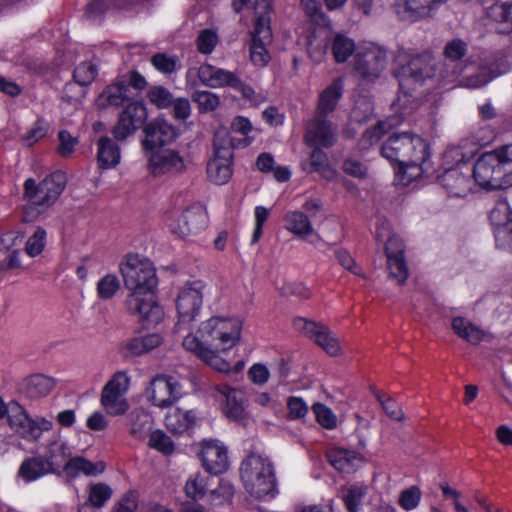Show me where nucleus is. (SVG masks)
<instances>
[{"label": "nucleus", "mask_w": 512, "mask_h": 512, "mask_svg": "<svg viewBox=\"0 0 512 512\" xmlns=\"http://www.w3.org/2000/svg\"><path fill=\"white\" fill-rule=\"evenodd\" d=\"M124 285L129 290L126 307L146 325L158 324L164 315L157 303L155 288L158 284L153 263L137 254L128 255L119 265Z\"/></svg>", "instance_id": "f257e3e1"}, {"label": "nucleus", "mask_w": 512, "mask_h": 512, "mask_svg": "<svg viewBox=\"0 0 512 512\" xmlns=\"http://www.w3.org/2000/svg\"><path fill=\"white\" fill-rule=\"evenodd\" d=\"M381 153L398 165V173L406 176L407 182L422 175L430 155L425 140L407 132L391 135L382 145Z\"/></svg>", "instance_id": "f03ea898"}, {"label": "nucleus", "mask_w": 512, "mask_h": 512, "mask_svg": "<svg viewBox=\"0 0 512 512\" xmlns=\"http://www.w3.org/2000/svg\"><path fill=\"white\" fill-rule=\"evenodd\" d=\"M436 64V59L427 52L413 56L406 65L401 67L399 95L393 107L396 111H400L403 117L418 108V101L412 96L411 90L436 75Z\"/></svg>", "instance_id": "7ed1b4c3"}, {"label": "nucleus", "mask_w": 512, "mask_h": 512, "mask_svg": "<svg viewBox=\"0 0 512 512\" xmlns=\"http://www.w3.org/2000/svg\"><path fill=\"white\" fill-rule=\"evenodd\" d=\"M66 187V177L61 171H55L41 182L28 178L23 184V198L26 205L23 209V221L32 222L39 215L53 206Z\"/></svg>", "instance_id": "20e7f679"}, {"label": "nucleus", "mask_w": 512, "mask_h": 512, "mask_svg": "<svg viewBox=\"0 0 512 512\" xmlns=\"http://www.w3.org/2000/svg\"><path fill=\"white\" fill-rule=\"evenodd\" d=\"M236 12L250 8L255 15V27L250 44V60L256 67H265L270 61L266 45L271 42L270 0H233Z\"/></svg>", "instance_id": "39448f33"}, {"label": "nucleus", "mask_w": 512, "mask_h": 512, "mask_svg": "<svg viewBox=\"0 0 512 512\" xmlns=\"http://www.w3.org/2000/svg\"><path fill=\"white\" fill-rule=\"evenodd\" d=\"M240 477L245 490L256 498L274 497L278 493L275 467L267 456H247L240 465Z\"/></svg>", "instance_id": "423d86ee"}, {"label": "nucleus", "mask_w": 512, "mask_h": 512, "mask_svg": "<svg viewBox=\"0 0 512 512\" xmlns=\"http://www.w3.org/2000/svg\"><path fill=\"white\" fill-rule=\"evenodd\" d=\"M242 321L236 317L214 316L200 324V337L217 351H227L239 341Z\"/></svg>", "instance_id": "0eeeda50"}, {"label": "nucleus", "mask_w": 512, "mask_h": 512, "mask_svg": "<svg viewBox=\"0 0 512 512\" xmlns=\"http://www.w3.org/2000/svg\"><path fill=\"white\" fill-rule=\"evenodd\" d=\"M506 167L497 150L486 152L473 167L474 181L483 189L497 190L512 185Z\"/></svg>", "instance_id": "6e6552de"}, {"label": "nucleus", "mask_w": 512, "mask_h": 512, "mask_svg": "<svg viewBox=\"0 0 512 512\" xmlns=\"http://www.w3.org/2000/svg\"><path fill=\"white\" fill-rule=\"evenodd\" d=\"M131 376L127 371L115 372L102 387L100 404L110 416H121L129 410L126 394L130 388Z\"/></svg>", "instance_id": "1a4fd4ad"}, {"label": "nucleus", "mask_w": 512, "mask_h": 512, "mask_svg": "<svg viewBox=\"0 0 512 512\" xmlns=\"http://www.w3.org/2000/svg\"><path fill=\"white\" fill-rule=\"evenodd\" d=\"M185 395L181 381L170 374H157L145 390L147 401L154 407L166 409L172 407Z\"/></svg>", "instance_id": "9d476101"}, {"label": "nucleus", "mask_w": 512, "mask_h": 512, "mask_svg": "<svg viewBox=\"0 0 512 512\" xmlns=\"http://www.w3.org/2000/svg\"><path fill=\"white\" fill-rule=\"evenodd\" d=\"M8 424L20 438L28 442L38 441L44 432L53 428L51 420L45 417L32 418L17 401H11Z\"/></svg>", "instance_id": "9b49d317"}, {"label": "nucleus", "mask_w": 512, "mask_h": 512, "mask_svg": "<svg viewBox=\"0 0 512 512\" xmlns=\"http://www.w3.org/2000/svg\"><path fill=\"white\" fill-rule=\"evenodd\" d=\"M205 285L201 281L187 282L180 289L176 299L178 322L176 331L185 329L200 313L203 303V290Z\"/></svg>", "instance_id": "f8f14e48"}, {"label": "nucleus", "mask_w": 512, "mask_h": 512, "mask_svg": "<svg viewBox=\"0 0 512 512\" xmlns=\"http://www.w3.org/2000/svg\"><path fill=\"white\" fill-rule=\"evenodd\" d=\"M388 63L387 52L374 43L360 45L355 53L354 70L367 81L377 79Z\"/></svg>", "instance_id": "ddd939ff"}, {"label": "nucleus", "mask_w": 512, "mask_h": 512, "mask_svg": "<svg viewBox=\"0 0 512 512\" xmlns=\"http://www.w3.org/2000/svg\"><path fill=\"white\" fill-rule=\"evenodd\" d=\"M233 147L228 139L214 140V157L207 164L208 178L215 184L222 185L232 176Z\"/></svg>", "instance_id": "4468645a"}, {"label": "nucleus", "mask_w": 512, "mask_h": 512, "mask_svg": "<svg viewBox=\"0 0 512 512\" xmlns=\"http://www.w3.org/2000/svg\"><path fill=\"white\" fill-rule=\"evenodd\" d=\"M296 331L313 340L331 356H338L341 347L337 337L324 324L307 318L297 317L293 320Z\"/></svg>", "instance_id": "2eb2a0df"}, {"label": "nucleus", "mask_w": 512, "mask_h": 512, "mask_svg": "<svg viewBox=\"0 0 512 512\" xmlns=\"http://www.w3.org/2000/svg\"><path fill=\"white\" fill-rule=\"evenodd\" d=\"M186 86L195 88L199 84L209 88L229 87L235 81V73L211 64H202L198 68H189L185 76Z\"/></svg>", "instance_id": "dca6fc26"}, {"label": "nucleus", "mask_w": 512, "mask_h": 512, "mask_svg": "<svg viewBox=\"0 0 512 512\" xmlns=\"http://www.w3.org/2000/svg\"><path fill=\"white\" fill-rule=\"evenodd\" d=\"M147 169L154 177L172 175L184 170L185 164L180 154L173 149H153L145 151Z\"/></svg>", "instance_id": "f3484780"}, {"label": "nucleus", "mask_w": 512, "mask_h": 512, "mask_svg": "<svg viewBox=\"0 0 512 512\" xmlns=\"http://www.w3.org/2000/svg\"><path fill=\"white\" fill-rule=\"evenodd\" d=\"M147 116V109L143 102H129L112 130L113 136L117 140H125L144 124Z\"/></svg>", "instance_id": "a211bd4d"}, {"label": "nucleus", "mask_w": 512, "mask_h": 512, "mask_svg": "<svg viewBox=\"0 0 512 512\" xmlns=\"http://www.w3.org/2000/svg\"><path fill=\"white\" fill-rule=\"evenodd\" d=\"M207 225V214L200 206H192L168 222L173 234L185 238L201 232Z\"/></svg>", "instance_id": "6ab92c4d"}, {"label": "nucleus", "mask_w": 512, "mask_h": 512, "mask_svg": "<svg viewBox=\"0 0 512 512\" xmlns=\"http://www.w3.org/2000/svg\"><path fill=\"white\" fill-rule=\"evenodd\" d=\"M471 168L466 163L447 169L439 177L440 184L450 196L465 197L472 191Z\"/></svg>", "instance_id": "aec40b11"}, {"label": "nucleus", "mask_w": 512, "mask_h": 512, "mask_svg": "<svg viewBox=\"0 0 512 512\" xmlns=\"http://www.w3.org/2000/svg\"><path fill=\"white\" fill-rule=\"evenodd\" d=\"M145 137L142 140L144 151L161 148L172 143L178 136L177 129L163 118H156L149 122L143 129Z\"/></svg>", "instance_id": "412c9836"}, {"label": "nucleus", "mask_w": 512, "mask_h": 512, "mask_svg": "<svg viewBox=\"0 0 512 512\" xmlns=\"http://www.w3.org/2000/svg\"><path fill=\"white\" fill-rule=\"evenodd\" d=\"M206 472L214 475L224 473L228 467L227 448L217 440H205L198 454Z\"/></svg>", "instance_id": "4be33fe9"}, {"label": "nucleus", "mask_w": 512, "mask_h": 512, "mask_svg": "<svg viewBox=\"0 0 512 512\" xmlns=\"http://www.w3.org/2000/svg\"><path fill=\"white\" fill-rule=\"evenodd\" d=\"M389 277L397 284H403L409 275L404 257V243L398 236H391L386 243Z\"/></svg>", "instance_id": "5701e85b"}, {"label": "nucleus", "mask_w": 512, "mask_h": 512, "mask_svg": "<svg viewBox=\"0 0 512 512\" xmlns=\"http://www.w3.org/2000/svg\"><path fill=\"white\" fill-rule=\"evenodd\" d=\"M304 141L310 147L329 148L336 142V128L327 117L315 115L307 125Z\"/></svg>", "instance_id": "b1692460"}, {"label": "nucleus", "mask_w": 512, "mask_h": 512, "mask_svg": "<svg viewBox=\"0 0 512 512\" xmlns=\"http://www.w3.org/2000/svg\"><path fill=\"white\" fill-rule=\"evenodd\" d=\"M70 456L67 443L56 437L48 442L42 458L52 474L61 475L65 472Z\"/></svg>", "instance_id": "393cba45"}, {"label": "nucleus", "mask_w": 512, "mask_h": 512, "mask_svg": "<svg viewBox=\"0 0 512 512\" xmlns=\"http://www.w3.org/2000/svg\"><path fill=\"white\" fill-rule=\"evenodd\" d=\"M55 386L53 378L44 374H32L17 384V391L28 399H39L47 396Z\"/></svg>", "instance_id": "a878e982"}, {"label": "nucleus", "mask_w": 512, "mask_h": 512, "mask_svg": "<svg viewBox=\"0 0 512 512\" xmlns=\"http://www.w3.org/2000/svg\"><path fill=\"white\" fill-rule=\"evenodd\" d=\"M216 392L217 399L225 402L223 406L224 414L233 420H241L245 415L243 392L224 384L218 385Z\"/></svg>", "instance_id": "bb28decb"}, {"label": "nucleus", "mask_w": 512, "mask_h": 512, "mask_svg": "<svg viewBox=\"0 0 512 512\" xmlns=\"http://www.w3.org/2000/svg\"><path fill=\"white\" fill-rule=\"evenodd\" d=\"M329 463L338 471L352 473L365 463V458L354 450L341 447L331 448L327 452Z\"/></svg>", "instance_id": "cd10ccee"}, {"label": "nucleus", "mask_w": 512, "mask_h": 512, "mask_svg": "<svg viewBox=\"0 0 512 512\" xmlns=\"http://www.w3.org/2000/svg\"><path fill=\"white\" fill-rule=\"evenodd\" d=\"M96 157L99 169H114L121 161L120 147L111 138L100 137L97 141Z\"/></svg>", "instance_id": "c85d7f7f"}, {"label": "nucleus", "mask_w": 512, "mask_h": 512, "mask_svg": "<svg viewBox=\"0 0 512 512\" xmlns=\"http://www.w3.org/2000/svg\"><path fill=\"white\" fill-rule=\"evenodd\" d=\"M343 95V82L335 79L329 86L320 92L317 104V116L327 117L332 113Z\"/></svg>", "instance_id": "c756f323"}, {"label": "nucleus", "mask_w": 512, "mask_h": 512, "mask_svg": "<svg viewBox=\"0 0 512 512\" xmlns=\"http://www.w3.org/2000/svg\"><path fill=\"white\" fill-rule=\"evenodd\" d=\"M130 88L124 81H117L105 88L97 99V105L101 108L108 106H120L129 101Z\"/></svg>", "instance_id": "7c9ffc66"}, {"label": "nucleus", "mask_w": 512, "mask_h": 512, "mask_svg": "<svg viewBox=\"0 0 512 512\" xmlns=\"http://www.w3.org/2000/svg\"><path fill=\"white\" fill-rule=\"evenodd\" d=\"M452 329L457 336L469 342L472 345H477L481 341L491 338V335L480 327L474 325L463 317H455L451 323Z\"/></svg>", "instance_id": "2f4dec72"}, {"label": "nucleus", "mask_w": 512, "mask_h": 512, "mask_svg": "<svg viewBox=\"0 0 512 512\" xmlns=\"http://www.w3.org/2000/svg\"><path fill=\"white\" fill-rule=\"evenodd\" d=\"M284 228L299 238H306L313 232V225L304 212L291 210L285 213Z\"/></svg>", "instance_id": "473e14b6"}, {"label": "nucleus", "mask_w": 512, "mask_h": 512, "mask_svg": "<svg viewBox=\"0 0 512 512\" xmlns=\"http://www.w3.org/2000/svg\"><path fill=\"white\" fill-rule=\"evenodd\" d=\"M491 223L496 227L495 237L499 240L505 234L509 235L510 245H512V214L506 203H500L493 208L489 215Z\"/></svg>", "instance_id": "72a5a7b5"}, {"label": "nucleus", "mask_w": 512, "mask_h": 512, "mask_svg": "<svg viewBox=\"0 0 512 512\" xmlns=\"http://www.w3.org/2000/svg\"><path fill=\"white\" fill-rule=\"evenodd\" d=\"M105 470L103 462H91L83 457L76 456L69 458L66 464L65 474L69 478H76L80 475L95 476Z\"/></svg>", "instance_id": "f704fd0d"}, {"label": "nucleus", "mask_w": 512, "mask_h": 512, "mask_svg": "<svg viewBox=\"0 0 512 512\" xmlns=\"http://www.w3.org/2000/svg\"><path fill=\"white\" fill-rule=\"evenodd\" d=\"M161 343L162 337L153 333L129 339L123 344L122 349L128 356H140L157 348Z\"/></svg>", "instance_id": "c9c22d12"}, {"label": "nucleus", "mask_w": 512, "mask_h": 512, "mask_svg": "<svg viewBox=\"0 0 512 512\" xmlns=\"http://www.w3.org/2000/svg\"><path fill=\"white\" fill-rule=\"evenodd\" d=\"M196 421L194 410L175 408L165 416L166 427L174 433H183L192 428Z\"/></svg>", "instance_id": "e433bc0d"}, {"label": "nucleus", "mask_w": 512, "mask_h": 512, "mask_svg": "<svg viewBox=\"0 0 512 512\" xmlns=\"http://www.w3.org/2000/svg\"><path fill=\"white\" fill-rule=\"evenodd\" d=\"M49 474L52 473L43 461L42 456L26 458L18 470V476L27 483L36 481Z\"/></svg>", "instance_id": "4c0bfd02"}, {"label": "nucleus", "mask_w": 512, "mask_h": 512, "mask_svg": "<svg viewBox=\"0 0 512 512\" xmlns=\"http://www.w3.org/2000/svg\"><path fill=\"white\" fill-rule=\"evenodd\" d=\"M130 434L137 439H144L153 424L152 417L143 409H134L129 415Z\"/></svg>", "instance_id": "58836bf2"}, {"label": "nucleus", "mask_w": 512, "mask_h": 512, "mask_svg": "<svg viewBox=\"0 0 512 512\" xmlns=\"http://www.w3.org/2000/svg\"><path fill=\"white\" fill-rule=\"evenodd\" d=\"M210 477L201 472H194L189 475L185 484V494L192 500L202 499L209 490Z\"/></svg>", "instance_id": "ea45409f"}, {"label": "nucleus", "mask_w": 512, "mask_h": 512, "mask_svg": "<svg viewBox=\"0 0 512 512\" xmlns=\"http://www.w3.org/2000/svg\"><path fill=\"white\" fill-rule=\"evenodd\" d=\"M366 494L363 484H351L341 489V497L349 512H360L362 499Z\"/></svg>", "instance_id": "a19ab883"}, {"label": "nucleus", "mask_w": 512, "mask_h": 512, "mask_svg": "<svg viewBox=\"0 0 512 512\" xmlns=\"http://www.w3.org/2000/svg\"><path fill=\"white\" fill-rule=\"evenodd\" d=\"M331 49L335 61L338 63L347 61L353 52L357 50L354 41L343 34L335 35L331 43Z\"/></svg>", "instance_id": "79ce46f5"}, {"label": "nucleus", "mask_w": 512, "mask_h": 512, "mask_svg": "<svg viewBox=\"0 0 512 512\" xmlns=\"http://www.w3.org/2000/svg\"><path fill=\"white\" fill-rule=\"evenodd\" d=\"M486 10L487 16L492 20L512 24V0H494Z\"/></svg>", "instance_id": "37998d69"}, {"label": "nucleus", "mask_w": 512, "mask_h": 512, "mask_svg": "<svg viewBox=\"0 0 512 512\" xmlns=\"http://www.w3.org/2000/svg\"><path fill=\"white\" fill-rule=\"evenodd\" d=\"M191 98L197 104L200 113L213 112L221 103L219 95L206 90H196L191 95Z\"/></svg>", "instance_id": "c03bdc74"}, {"label": "nucleus", "mask_w": 512, "mask_h": 512, "mask_svg": "<svg viewBox=\"0 0 512 512\" xmlns=\"http://www.w3.org/2000/svg\"><path fill=\"white\" fill-rule=\"evenodd\" d=\"M88 494L89 503L93 507L101 508L112 497L113 490L108 484L99 482L89 486Z\"/></svg>", "instance_id": "a18cd8bd"}, {"label": "nucleus", "mask_w": 512, "mask_h": 512, "mask_svg": "<svg viewBox=\"0 0 512 512\" xmlns=\"http://www.w3.org/2000/svg\"><path fill=\"white\" fill-rule=\"evenodd\" d=\"M151 63L156 70L163 74H172L180 68L179 58L166 53L155 54L151 58Z\"/></svg>", "instance_id": "49530a36"}, {"label": "nucleus", "mask_w": 512, "mask_h": 512, "mask_svg": "<svg viewBox=\"0 0 512 512\" xmlns=\"http://www.w3.org/2000/svg\"><path fill=\"white\" fill-rule=\"evenodd\" d=\"M120 289V281L114 274L103 276L97 283V295L102 300L111 299Z\"/></svg>", "instance_id": "de8ad7c7"}, {"label": "nucleus", "mask_w": 512, "mask_h": 512, "mask_svg": "<svg viewBox=\"0 0 512 512\" xmlns=\"http://www.w3.org/2000/svg\"><path fill=\"white\" fill-rule=\"evenodd\" d=\"M147 98L159 109H166L172 105L173 95L163 86H152L147 92Z\"/></svg>", "instance_id": "09e8293b"}, {"label": "nucleus", "mask_w": 512, "mask_h": 512, "mask_svg": "<svg viewBox=\"0 0 512 512\" xmlns=\"http://www.w3.org/2000/svg\"><path fill=\"white\" fill-rule=\"evenodd\" d=\"M310 158L313 168L311 171L319 172L326 178H332L334 176V171L330 167L327 154L323 152L320 147H313Z\"/></svg>", "instance_id": "8fccbe9b"}, {"label": "nucleus", "mask_w": 512, "mask_h": 512, "mask_svg": "<svg viewBox=\"0 0 512 512\" xmlns=\"http://www.w3.org/2000/svg\"><path fill=\"white\" fill-rule=\"evenodd\" d=\"M394 124L391 121H380L376 126L367 129L366 132L362 135L360 140V145L362 148H367L368 146L378 142L380 138L391 129Z\"/></svg>", "instance_id": "3c124183"}, {"label": "nucleus", "mask_w": 512, "mask_h": 512, "mask_svg": "<svg viewBox=\"0 0 512 512\" xmlns=\"http://www.w3.org/2000/svg\"><path fill=\"white\" fill-rule=\"evenodd\" d=\"M97 74L98 69L95 64L83 62L75 68L73 77L79 85L87 86L95 80Z\"/></svg>", "instance_id": "603ef678"}, {"label": "nucleus", "mask_w": 512, "mask_h": 512, "mask_svg": "<svg viewBox=\"0 0 512 512\" xmlns=\"http://www.w3.org/2000/svg\"><path fill=\"white\" fill-rule=\"evenodd\" d=\"M149 446L166 455H170L174 451L173 441L161 430H156L150 434Z\"/></svg>", "instance_id": "864d4df0"}, {"label": "nucleus", "mask_w": 512, "mask_h": 512, "mask_svg": "<svg viewBox=\"0 0 512 512\" xmlns=\"http://www.w3.org/2000/svg\"><path fill=\"white\" fill-rule=\"evenodd\" d=\"M218 40V35L215 31L204 29L196 39L197 50L204 55L211 54L218 44Z\"/></svg>", "instance_id": "5fc2aeb1"}, {"label": "nucleus", "mask_w": 512, "mask_h": 512, "mask_svg": "<svg viewBox=\"0 0 512 512\" xmlns=\"http://www.w3.org/2000/svg\"><path fill=\"white\" fill-rule=\"evenodd\" d=\"M46 235V231L42 227H38L27 239L25 251L30 257L41 254L46 245Z\"/></svg>", "instance_id": "6e6d98bb"}, {"label": "nucleus", "mask_w": 512, "mask_h": 512, "mask_svg": "<svg viewBox=\"0 0 512 512\" xmlns=\"http://www.w3.org/2000/svg\"><path fill=\"white\" fill-rule=\"evenodd\" d=\"M317 422L325 429H334L337 426V417L333 411L322 403H316L312 407Z\"/></svg>", "instance_id": "4d7b16f0"}, {"label": "nucleus", "mask_w": 512, "mask_h": 512, "mask_svg": "<svg viewBox=\"0 0 512 512\" xmlns=\"http://www.w3.org/2000/svg\"><path fill=\"white\" fill-rule=\"evenodd\" d=\"M422 493L419 487L411 486L403 490L399 497V505L406 511L415 509L421 501Z\"/></svg>", "instance_id": "13d9d810"}, {"label": "nucleus", "mask_w": 512, "mask_h": 512, "mask_svg": "<svg viewBox=\"0 0 512 512\" xmlns=\"http://www.w3.org/2000/svg\"><path fill=\"white\" fill-rule=\"evenodd\" d=\"M467 53V44L461 39H452L444 47L443 54L446 59L456 62L462 59Z\"/></svg>", "instance_id": "bf43d9fd"}, {"label": "nucleus", "mask_w": 512, "mask_h": 512, "mask_svg": "<svg viewBox=\"0 0 512 512\" xmlns=\"http://www.w3.org/2000/svg\"><path fill=\"white\" fill-rule=\"evenodd\" d=\"M48 131V124L42 120L38 119L33 126L27 131V133L22 137V141L24 145L30 147L38 142L40 139L45 137Z\"/></svg>", "instance_id": "052dcab7"}, {"label": "nucleus", "mask_w": 512, "mask_h": 512, "mask_svg": "<svg viewBox=\"0 0 512 512\" xmlns=\"http://www.w3.org/2000/svg\"><path fill=\"white\" fill-rule=\"evenodd\" d=\"M374 394L385 413L391 419L396 421H402L404 419V413L396 402H394L391 398L383 399L382 394L379 391H375Z\"/></svg>", "instance_id": "680f3d73"}, {"label": "nucleus", "mask_w": 512, "mask_h": 512, "mask_svg": "<svg viewBox=\"0 0 512 512\" xmlns=\"http://www.w3.org/2000/svg\"><path fill=\"white\" fill-rule=\"evenodd\" d=\"M233 497V489L229 484H222L216 489L210 490V500L212 506L229 504Z\"/></svg>", "instance_id": "e2e57ef3"}, {"label": "nucleus", "mask_w": 512, "mask_h": 512, "mask_svg": "<svg viewBox=\"0 0 512 512\" xmlns=\"http://www.w3.org/2000/svg\"><path fill=\"white\" fill-rule=\"evenodd\" d=\"M270 211L264 206H256L254 210L255 216V226L252 235V243H256L259 241L263 234V226L269 217Z\"/></svg>", "instance_id": "0e129e2a"}, {"label": "nucleus", "mask_w": 512, "mask_h": 512, "mask_svg": "<svg viewBox=\"0 0 512 512\" xmlns=\"http://www.w3.org/2000/svg\"><path fill=\"white\" fill-rule=\"evenodd\" d=\"M58 138V153L62 157L70 156L73 153L75 146L78 144V139L73 137L68 131L65 130L59 132Z\"/></svg>", "instance_id": "69168bd1"}, {"label": "nucleus", "mask_w": 512, "mask_h": 512, "mask_svg": "<svg viewBox=\"0 0 512 512\" xmlns=\"http://www.w3.org/2000/svg\"><path fill=\"white\" fill-rule=\"evenodd\" d=\"M182 344L186 350L193 352L200 358H202L204 352H206L210 348L202 337H200L199 339L198 337L192 334H188L183 339Z\"/></svg>", "instance_id": "338daca9"}, {"label": "nucleus", "mask_w": 512, "mask_h": 512, "mask_svg": "<svg viewBox=\"0 0 512 512\" xmlns=\"http://www.w3.org/2000/svg\"><path fill=\"white\" fill-rule=\"evenodd\" d=\"M138 500L133 491L125 493L115 504L112 512H137Z\"/></svg>", "instance_id": "774afa93"}]
</instances>
